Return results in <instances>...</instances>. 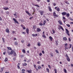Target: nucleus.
I'll return each mask as SVG.
<instances>
[{"mask_svg": "<svg viewBox=\"0 0 73 73\" xmlns=\"http://www.w3.org/2000/svg\"><path fill=\"white\" fill-rule=\"evenodd\" d=\"M13 20L14 21L15 23H17V24H19V22H18V21H17V20H16L15 19L13 18Z\"/></svg>", "mask_w": 73, "mask_h": 73, "instance_id": "1", "label": "nucleus"}, {"mask_svg": "<svg viewBox=\"0 0 73 73\" xmlns=\"http://www.w3.org/2000/svg\"><path fill=\"white\" fill-rule=\"evenodd\" d=\"M66 56L67 59V61H70V58H69V56H68V55L67 54L66 55Z\"/></svg>", "mask_w": 73, "mask_h": 73, "instance_id": "2", "label": "nucleus"}, {"mask_svg": "<svg viewBox=\"0 0 73 73\" xmlns=\"http://www.w3.org/2000/svg\"><path fill=\"white\" fill-rule=\"evenodd\" d=\"M62 15H63V16H65V15H66V12H63L62 13Z\"/></svg>", "mask_w": 73, "mask_h": 73, "instance_id": "3", "label": "nucleus"}, {"mask_svg": "<svg viewBox=\"0 0 73 73\" xmlns=\"http://www.w3.org/2000/svg\"><path fill=\"white\" fill-rule=\"evenodd\" d=\"M44 11H42L40 12V13L41 15V16H42V15H43V14L44 13Z\"/></svg>", "mask_w": 73, "mask_h": 73, "instance_id": "4", "label": "nucleus"}, {"mask_svg": "<svg viewBox=\"0 0 73 73\" xmlns=\"http://www.w3.org/2000/svg\"><path fill=\"white\" fill-rule=\"evenodd\" d=\"M26 32L27 33V34L28 35V34H29V29L28 28L27 29H26Z\"/></svg>", "mask_w": 73, "mask_h": 73, "instance_id": "5", "label": "nucleus"}, {"mask_svg": "<svg viewBox=\"0 0 73 73\" xmlns=\"http://www.w3.org/2000/svg\"><path fill=\"white\" fill-rule=\"evenodd\" d=\"M25 12H26V13H27V14H28V15H29V16H31V14H30L29 13V12H28V11H26Z\"/></svg>", "mask_w": 73, "mask_h": 73, "instance_id": "6", "label": "nucleus"}, {"mask_svg": "<svg viewBox=\"0 0 73 73\" xmlns=\"http://www.w3.org/2000/svg\"><path fill=\"white\" fill-rule=\"evenodd\" d=\"M37 32H40V31H41V29L39 28H37Z\"/></svg>", "mask_w": 73, "mask_h": 73, "instance_id": "7", "label": "nucleus"}, {"mask_svg": "<svg viewBox=\"0 0 73 73\" xmlns=\"http://www.w3.org/2000/svg\"><path fill=\"white\" fill-rule=\"evenodd\" d=\"M48 10H49V11H50V12H52V9L50 8V7H48Z\"/></svg>", "mask_w": 73, "mask_h": 73, "instance_id": "8", "label": "nucleus"}, {"mask_svg": "<svg viewBox=\"0 0 73 73\" xmlns=\"http://www.w3.org/2000/svg\"><path fill=\"white\" fill-rule=\"evenodd\" d=\"M58 23H59L60 24V25H62V22L60 20L58 21Z\"/></svg>", "mask_w": 73, "mask_h": 73, "instance_id": "9", "label": "nucleus"}, {"mask_svg": "<svg viewBox=\"0 0 73 73\" xmlns=\"http://www.w3.org/2000/svg\"><path fill=\"white\" fill-rule=\"evenodd\" d=\"M66 33H69V31H68V29H66Z\"/></svg>", "mask_w": 73, "mask_h": 73, "instance_id": "10", "label": "nucleus"}, {"mask_svg": "<svg viewBox=\"0 0 73 73\" xmlns=\"http://www.w3.org/2000/svg\"><path fill=\"white\" fill-rule=\"evenodd\" d=\"M6 32H7V33H9V29L8 28H7V29L6 30Z\"/></svg>", "mask_w": 73, "mask_h": 73, "instance_id": "11", "label": "nucleus"}, {"mask_svg": "<svg viewBox=\"0 0 73 73\" xmlns=\"http://www.w3.org/2000/svg\"><path fill=\"white\" fill-rule=\"evenodd\" d=\"M67 17H69V16H70V14L69 13H66V15Z\"/></svg>", "mask_w": 73, "mask_h": 73, "instance_id": "12", "label": "nucleus"}, {"mask_svg": "<svg viewBox=\"0 0 73 73\" xmlns=\"http://www.w3.org/2000/svg\"><path fill=\"white\" fill-rule=\"evenodd\" d=\"M32 35L33 37H35V36H37V34H33Z\"/></svg>", "mask_w": 73, "mask_h": 73, "instance_id": "13", "label": "nucleus"}, {"mask_svg": "<svg viewBox=\"0 0 73 73\" xmlns=\"http://www.w3.org/2000/svg\"><path fill=\"white\" fill-rule=\"evenodd\" d=\"M49 38L50 39V41H52L53 40V38L51 36H49Z\"/></svg>", "mask_w": 73, "mask_h": 73, "instance_id": "14", "label": "nucleus"}, {"mask_svg": "<svg viewBox=\"0 0 73 73\" xmlns=\"http://www.w3.org/2000/svg\"><path fill=\"white\" fill-rule=\"evenodd\" d=\"M46 22V21L45 20L44 21L43 24V25H45V24Z\"/></svg>", "mask_w": 73, "mask_h": 73, "instance_id": "15", "label": "nucleus"}, {"mask_svg": "<svg viewBox=\"0 0 73 73\" xmlns=\"http://www.w3.org/2000/svg\"><path fill=\"white\" fill-rule=\"evenodd\" d=\"M7 49H8L9 50H12V48L11 47H7Z\"/></svg>", "mask_w": 73, "mask_h": 73, "instance_id": "16", "label": "nucleus"}, {"mask_svg": "<svg viewBox=\"0 0 73 73\" xmlns=\"http://www.w3.org/2000/svg\"><path fill=\"white\" fill-rule=\"evenodd\" d=\"M60 28L62 29V30L63 31H64V29H63V28L62 27V26H61L60 25Z\"/></svg>", "mask_w": 73, "mask_h": 73, "instance_id": "17", "label": "nucleus"}, {"mask_svg": "<svg viewBox=\"0 0 73 73\" xmlns=\"http://www.w3.org/2000/svg\"><path fill=\"white\" fill-rule=\"evenodd\" d=\"M4 61L5 62H6V61H8V58H5Z\"/></svg>", "mask_w": 73, "mask_h": 73, "instance_id": "18", "label": "nucleus"}, {"mask_svg": "<svg viewBox=\"0 0 73 73\" xmlns=\"http://www.w3.org/2000/svg\"><path fill=\"white\" fill-rule=\"evenodd\" d=\"M3 9H5V10H7L8 9V8H7L6 7H4Z\"/></svg>", "mask_w": 73, "mask_h": 73, "instance_id": "19", "label": "nucleus"}, {"mask_svg": "<svg viewBox=\"0 0 73 73\" xmlns=\"http://www.w3.org/2000/svg\"><path fill=\"white\" fill-rule=\"evenodd\" d=\"M63 39L64 40H65V41H66L67 40V39L66 38V37H63Z\"/></svg>", "mask_w": 73, "mask_h": 73, "instance_id": "20", "label": "nucleus"}, {"mask_svg": "<svg viewBox=\"0 0 73 73\" xmlns=\"http://www.w3.org/2000/svg\"><path fill=\"white\" fill-rule=\"evenodd\" d=\"M56 11H58V12H59V11H60V9L59 8H57V9H56Z\"/></svg>", "mask_w": 73, "mask_h": 73, "instance_id": "21", "label": "nucleus"}, {"mask_svg": "<svg viewBox=\"0 0 73 73\" xmlns=\"http://www.w3.org/2000/svg\"><path fill=\"white\" fill-rule=\"evenodd\" d=\"M13 51H11L10 52V54H13Z\"/></svg>", "mask_w": 73, "mask_h": 73, "instance_id": "22", "label": "nucleus"}, {"mask_svg": "<svg viewBox=\"0 0 73 73\" xmlns=\"http://www.w3.org/2000/svg\"><path fill=\"white\" fill-rule=\"evenodd\" d=\"M64 47L65 48V50H66V49H68V47H67L66 46H64Z\"/></svg>", "mask_w": 73, "mask_h": 73, "instance_id": "23", "label": "nucleus"}, {"mask_svg": "<svg viewBox=\"0 0 73 73\" xmlns=\"http://www.w3.org/2000/svg\"><path fill=\"white\" fill-rule=\"evenodd\" d=\"M15 45H18V43H17V42H15Z\"/></svg>", "mask_w": 73, "mask_h": 73, "instance_id": "24", "label": "nucleus"}, {"mask_svg": "<svg viewBox=\"0 0 73 73\" xmlns=\"http://www.w3.org/2000/svg\"><path fill=\"white\" fill-rule=\"evenodd\" d=\"M33 5H34V6H35L36 7H40V6H39L38 5L33 4Z\"/></svg>", "mask_w": 73, "mask_h": 73, "instance_id": "25", "label": "nucleus"}, {"mask_svg": "<svg viewBox=\"0 0 73 73\" xmlns=\"http://www.w3.org/2000/svg\"><path fill=\"white\" fill-rule=\"evenodd\" d=\"M27 72H28V73H31V72H32V71L31 70H27Z\"/></svg>", "mask_w": 73, "mask_h": 73, "instance_id": "26", "label": "nucleus"}, {"mask_svg": "<svg viewBox=\"0 0 73 73\" xmlns=\"http://www.w3.org/2000/svg\"><path fill=\"white\" fill-rule=\"evenodd\" d=\"M54 17H58V16L57 15L55 14V15H54Z\"/></svg>", "mask_w": 73, "mask_h": 73, "instance_id": "27", "label": "nucleus"}, {"mask_svg": "<svg viewBox=\"0 0 73 73\" xmlns=\"http://www.w3.org/2000/svg\"><path fill=\"white\" fill-rule=\"evenodd\" d=\"M13 15L14 16H15V17H16V18H17V15H16V14H14Z\"/></svg>", "mask_w": 73, "mask_h": 73, "instance_id": "28", "label": "nucleus"}, {"mask_svg": "<svg viewBox=\"0 0 73 73\" xmlns=\"http://www.w3.org/2000/svg\"><path fill=\"white\" fill-rule=\"evenodd\" d=\"M13 53H14V54H13L14 56H16V52H14Z\"/></svg>", "mask_w": 73, "mask_h": 73, "instance_id": "29", "label": "nucleus"}, {"mask_svg": "<svg viewBox=\"0 0 73 73\" xmlns=\"http://www.w3.org/2000/svg\"><path fill=\"white\" fill-rule=\"evenodd\" d=\"M66 25L68 27H70V25L69 24H67Z\"/></svg>", "mask_w": 73, "mask_h": 73, "instance_id": "30", "label": "nucleus"}, {"mask_svg": "<svg viewBox=\"0 0 73 73\" xmlns=\"http://www.w3.org/2000/svg\"><path fill=\"white\" fill-rule=\"evenodd\" d=\"M46 70L48 72V73H49V69H48V68H46Z\"/></svg>", "mask_w": 73, "mask_h": 73, "instance_id": "31", "label": "nucleus"}, {"mask_svg": "<svg viewBox=\"0 0 73 73\" xmlns=\"http://www.w3.org/2000/svg\"><path fill=\"white\" fill-rule=\"evenodd\" d=\"M39 25H40V26H42L43 24H42V23H39Z\"/></svg>", "mask_w": 73, "mask_h": 73, "instance_id": "32", "label": "nucleus"}, {"mask_svg": "<svg viewBox=\"0 0 73 73\" xmlns=\"http://www.w3.org/2000/svg\"><path fill=\"white\" fill-rule=\"evenodd\" d=\"M25 69H23L22 70V72H25Z\"/></svg>", "mask_w": 73, "mask_h": 73, "instance_id": "33", "label": "nucleus"}, {"mask_svg": "<svg viewBox=\"0 0 73 73\" xmlns=\"http://www.w3.org/2000/svg\"><path fill=\"white\" fill-rule=\"evenodd\" d=\"M38 46H41V44H40V42H38Z\"/></svg>", "mask_w": 73, "mask_h": 73, "instance_id": "34", "label": "nucleus"}, {"mask_svg": "<svg viewBox=\"0 0 73 73\" xmlns=\"http://www.w3.org/2000/svg\"><path fill=\"white\" fill-rule=\"evenodd\" d=\"M69 19H70V20H71V21H73V19L72 18L69 17Z\"/></svg>", "mask_w": 73, "mask_h": 73, "instance_id": "35", "label": "nucleus"}, {"mask_svg": "<svg viewBox=\"0 0 73 73\" xmlns=\"http://www.w3.org/2000/svg\"><path fill=\"white\" fill-rule=\"evenodd\" d=\"M54 71L55 72V73H57V69H54Z\"/></svg>", "mask_w": 73, "mask_h": 73, "instance_id": "36", "label": "nucleus"}, {"mask_svg": "<svg viewBox=\"0 0 73 73\" xmlns=\"http://www.w3.org/2000/svg\"><path fill=\"white\" fill-rule=\"evenodd\" d=\"M56 45H58V42H57V41H56Z\"/></svg>", "mask_w": 73, "mask_h": 73, "instance_id": "37", "label": "nucleus"}, {"mask_svg": "<svg viewBox=\"0 0 73 73\" xmlns=\"http://www.w3.org/2000/svg\"><path fill=\"white\" fill-rule=\"evenodd\" d=\"M55 52H56V53H59L58 51L57 50H56Z\"/></svg>", "mask_w": 73, "mask_h": 73, "instance_id": "38", "label": "nucleus"}, {"mask_svg": "<svg viewBox=\"0 0 73 73\" xmlns=\"http://www.w3.org/2000/svg\"><path fill=\"white\" fill-rule=\"evenodd\" d=\"M38 69H41V67L39 66L38 67Z\"/></svg>", "mask_w": 73, "mask_h": 73, "instance_id": "39", "label": "nucleus"}, {"mask_svg": "<svg viewBox=\"0 0 73 73\" xmlns=\"http://www.w3.org/2000/svg\"><path fill=\"white\" fill-rule=\"evenodd\" d=\"M64 71L65 73H66V70L65 69H64Z\"/></svg>", "mask_w": 73, "mask_h": 73, "instance_id": "40", "label": "nucleus"}, {"mask_svg": "<svg viewBox=\"0 0 73 73\" xmlns=\"http://www.w3.org/2000/svg\"><path fill=\"white\" fill-rule=\"evenodd\" d=\"M23 52L24 53H25V50H22Z\"/></svg>", "mask_w": 73, "mask_h": 73, "instance_id": "41", "label": "nucleus"}, {"mask_svg": "<svg viewBox=\"0 0 73 73\" xmlns=\"http://www.w3.org/2000/svg\"><path fill=\"white\" fill-rule=\"evenodd\" d=\"M2 40H3V42H5V41H5V40L3 38H2Z\"/></svg>", "mask_w": 73, "mask_h": 73, "instance_id": "42", "label": "nucleus"}, {"mask_svg": "<svg viewBox=\"0 0 73 73\" xmlns=\"http://www.w3.org/2000/svg\"><path fill=\"white\" fill-rule=\"evenodd\" d=\"M34 68H36V65L34 64Z\"/></svg>", "mask_w": 73, "mask_h": 73, "instance_id": "43", "label": "nucleus"}, {"mask_svg": "<svg viewBox=\"0 0 73 73\" xmlns=\"http://www.w3.org/2000/svg\"><path fill=\"white\" fill-rule=\"evenodd\" d=\"M4 69V68H1V70L0 71V72H3V69Z\"/></svg>", "mask_w": 73, "mask_h": 73, "instance_id": "44", "label": "nucleus"}, {"mask_svg": "<svg viewBox=\"0 0 73 73\" xmlns=\"http://www.w3.org/2000/svg\"><path fill=\"white\" fill-rule=\"evenodd\" d=\"M42 53H43V54H44V53H45V52L44 50H42Z\"/></svg>", "mask_w": 73, "mask_h": 73, "instance_id": "45", "label": "nucleus"}, {"mask_svg": "<svg viewBox=\"0 0 73 73\" xmlns=\"http://www.w3.org/2000/svg\"><path fill=\"white\" fill-rule=\"evenodd\" d=\"M52 31L53 33H55V31L54 30H52Z\"/></svg>", "mask_w": 73, "mask_h": 73, "instance_id": "46", "label": "nucleus"}, {"mask_svg": "<svg viewBox=\"0 0 73 73\" xmlns=\"http://www.w3.org/2000/svg\"><path fill=\"white\" fill-rule=\"evenodd\" d=\"M42 36H43V37H44V38H46V36H45V35H43Z\"/></svg>", "mask_w": 73, "mask_h": 73, "instance_id": "47", "label": "nucleus"}, {"mask_svg": "<svg viewBox=\"0 0 73 73\" xmlns=\"http://www.w3.org/2000/svg\"><path fill=\"white\" fill-rule=\"evenodd\" d=\"M48 66L50 69H51V67L50 66V65H48Z\"/></svg>", "mask_w": 73, "mask_h": 73, "instance_id": "48", "label": "nucleus"}, {"mask_svg": "<svg viewBox=\"0 0 73 73\" xmlns=\"http://www.w3.org/2000/svg\"><path fill=\"white\" fill-rule=\"evenodd\" d=\"M72 44H70V48L71 47H72Z\"/></svg>", "mask_w": 73, "mask_h": 73, "instance_id": "49", "label": "nucleus"}, {"mask_svg": "<svg viewBox=\"0 0 73 73\" xmlns=\"http://www.w3.org/2000/svg\"><path fill=\"white\" fill-rule=\"evenodd\" d=\"M7 53L8 54H9V55H10V52H9L8 51Z\"/></svg>", "mask_w": 73, "mask_h": 73, "instance_id": "50", "label": "nucleus"}, {"mask_svg": "<svg viewBox=\"0 0 73 73\" xmlns=\"http://www.w3.org/2000/svg\"><path fill=\"white\" fill-rule=\"evenodd\" d=\"M58 29L59 30H60V29H61V27H60V26H59V27H58Z\"/></svg>", "mask_w": 73, "mask_h": 73, "instance_id": "51", "label": "nucleus"}, {"mask_svg": "<svg viewBox=\"0 0 73 73\" xmlns=\"http://www.w3.org/2000/svg\"><path fill=\"white\" fill-rule=\"evenodd\" d=\"M68 45V44L66 43L65 44V46H66Z\"/></svg>", "mask_w": 73, "mask_h": 73, "instance_id": "52", "label": "nucleus"}, {"mask_svg": "<svg viewBox=\"0 0 73 73\" xmlns=\"http://www.w3.org/2000/svg\"><path fill=\"white\" fill-rule=\"evenodd\" d=\"M53 5L54 6H56V3H54V4H53Z\"/></svg>", "mask_w": 73, "mask_h": 73, "instance_id": "53", "label": "nucleus"}, {"mask_svg": "<svg viewBox=\"0 0 73 73\" xmlns=\"http://www.w3.org/2000/svg\"><path fill=\"white\" fill-rule=\"evenodd\" d=\"M63 19H64V20H65V19H66V18H65L64 17H63Z\"/></svg>", "mask_w": 73, "mask_h": 73, "instance_id": "54", "label": "nucleus"}, {"mask_svg": "<svg viewBox=\"0 0 73 73\" xmlns=\"http://www.w3.org/2000/svg\"><path fill=\"white\" fill-rule=\"evenodd\" d=\"M33 17H32L30 18L29 19H30V20H31L32 19H33Z\"/></svg>", "mask_w": 73, "mask_h": 73, "instance_id": "55", "label": "nucleus"}, {"mask_svg": "<svg viewBox=\"0 0 73 73\" xmlns=\"http://www.w3.org/2000/svg\"><path fill=\"white\" fill-rule=\"evenodd\" d=\"M56 15V12H54L53 13V16H54V15Z\"/></svg>", "mask_w": 73, "mask_h": 73, "instance_id": "56", "label": "nucleus"}, {"mask_svg": "<svg viewBox=\"0 0 73 73\" xmlns=\"http://www.w3.org/2000/svg\"><path fill=\"white\" fill-rule=\"evenodd\" d=\"M23 29H26V28L25 27H23Z\"/></svg>", "mask_w": 73, "mask_h": 73, "instance_id": "57", "label": "nucleus"}, {"mask_svg": "<svg viewBox=\"0 0 73 73\" xmlns=\"http://www.w3.org/2000/svg\"><path fill=\"white\" fill-rule=\"evenodd\" d=\"M31 46V44H30L29 43L28 44V46Z\"/></svg>", "mask_w": 73, "mask_h": 73, "instance_id": "58", "label": "nucleus"}, {"mask_svg": "<svg viewBox=\"0 0 73 73\" xmlns=\"http://www.w3.org/2000/svg\"><path fill=\"white\" fill-rule=\"evenodd\" d=\"M47 1L48 3H49L50 2V0H47Z\"/></svg>", "mask_w": 73, "mask_h": 73, "instance_id": "59", "label": "nucleus"}, {"mask_svg": "<svg viewBox=\"0 0 73 73\" xmlns=\"http://www.w3.org/2000/svg\"><path fill=\"white\" fill-rule=\"evenodd\" d=\"M69 41H71V39H70V38H69Z\"/></svg>", "mask_w": 73, "mask_h": 73, "instance_id": "60", "label": "nucleus"}, {"mask_svg": "<svg viewBox=\"0 0 73 73\" xmlns=\"http://www.w3.org/2000/svg\"><path fill=\"white\" fill-rule=\"evenodd\" d=\"M21 42H22V43H23V42H24V40H21Z\"/></svg>", "mask_w": 73, "mask_h": 73, "instance_id": "61", "label": "nucleus"}, {"mask_svg": "<svg viewBox=\"0 0 73 73\" xmlns=\"http://www.w3.org/2000/svg\"><path fill=\"white\" fill-rule=\"evenodd\" d=\"M51 57H53V54H51Z\"/></svg>", "mask_w": 73, "mask_h": 73, "instance_id": "62", "label": "nucleus"}, {"mask_svg": "<svg viewBox=\"0 0 73 73\" xmlns=\"http://www.w3.org/2000/svg\"><path fill=\"white\" fill-rule=\"evenodd\" d=\"M39 55H40V56H42V53H40L39 54Z\"/></svg>", "mask_w": 73, "mask_h": 73, "instance_id": "63", "label": "nucleus"}, {"mask_svg": "<svg viewBox=\"0 0 73 73\" xmlns=\"http://www.w3.org/2000/svg\"><path fill=\"white\" fill-rule=\"evenodd\" d=\"M15 31H12V33H13V34H14V33H15Z\"/></svg>", "mask_w": 73, "mask_h": 73, "instance_id": "64", "label": "nucleus"}]
</instances>
